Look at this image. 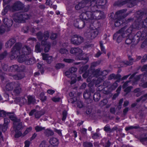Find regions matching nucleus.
<instances>
[{"mask_svg":"<svg viewBox=\"0 0 147 147\" xmlns=\"http://www.w3.org/2000/svg\"><path fill=\"white\" fill-rule=\"evenodd\" d=\"M106 0H91L90 2V7L88 8V10L84 11L80 16L81 20H88L90 22H93L95 21L104 17V13L102 11H98V8L106 4Z\"/></svg>","mask_w":147,"mask_h":147,"instance_id":"f257e3e1","label":"nucleus"},{"mask_svg":"<svg viewBox=\"0 0 147 147\" xmlns=\"http://www.w3.org/2000/svg\"><path fill=\"white\" fill-rule=\"evenodd\" d=\"M21 43H16L12 48L11 57L13 59L18 58V60L20 63L27 62L28 64H32L34 61L32 59H29L27 55L31 53L32 50L29 47L25 46L22 48Z\"/></svg>","mask_w":147,"mask_h":147,"instance_id":"f03ea898","label":"nucleus"},{"mask_svg":"<svg viewBox=\"0 0 147 147\" xmlns=\"http://www.w3.org/2000/svg\"><path fill=\"white\" fill-rule=\"evenodd\" d=\"M14 115H11L10 116L11 120L13 121V129L16 132L14 136L15 138H18L23 135L22 132L19 130L22 128V124L21 122H20V119L15 117ZM12 128L11 130H12Z\"/></svg>","mask_w":147,"mask_h":147,"instance_id":"7ed1b4c3","label":"nucleus"},{"mask_svg":"<svg viewBox=\"0 0 147 147\" xmlns=\"http://www.w3.org/2000/svg\"><path fill=\"white\" fill-rule=\"evenodd\" d=\"M140 22H137L136 23L137 25L135 26H133V25L127 28L126 26H125L123 27H125V29L123 32L125 34V36H129V37H132V34H131L132 31L135 28L139 29L142 27H147V18L144 20V21H141Z\"/></svg>","mask_w":147,"mask_h":147,"instance_id":"20e7f679","label":"nucleus"},{"mask_svg":"<svg viewBox=\"0 0 147 147\" xmlns=\"http://www.w3.org/2000/svg\"><path fill=\"white\" fill-rule=\"evenodd\" d=\"M10 9L13 12L22 11L24 12H26L28 11L29 7V6L25 7L23 3L20 1H17L11 6Z\"/></svg>","mask_w":147,"mask_h":147,"instance_id":"39448f33","label":"nucleus"},{"mask_svg":"<svg viewBox=\"0 0 147 147\" xmlns=\"http://www.w3.org/2000/svg\"><path fill=\"white\" fill-rule=\"evenodd\" d=\"M31 16L26 13H16L13 17L14 21L16 22L21 23L25 22L26 20L29 19Z\"/></svg>","mask_w":147,"mask_h":147,"instance_id":"423d86ee","label":"nucleus"},{"mask_svg":"<svg viewBox=\"0 0 147 147\" xmlns=\"http://www.w3.org/2000/svg\"><path fill=\"white\" fill-rule=\"evenodd\" d=\"M108 72L106 70L102 71H101L100 69H98L96 70L94 72L92 70L89 71L88 72H86L83 75L84 78H86L87 77H92L94 76L98 77L100 76H105L108 74Z\"/></svg>","mask_w":147,"mask_h":147,"instance_id":"0eeeda50","label":"nucleus"},{"mask_svg":"<svg viewBox=\"0 0 147 147\" xmlns=\"http://www.w3.org/2000/svg\"><path fill=\"white\" fill-rule=\"evenodd\" d=\"M126 11L125 10L123 9L118 11L116 12L115 16V18H116L115 23V26L118 27L123 23L124 18L123 13Z\"/></svg>","mask_w":147,"mask_h":147,"instance_id":"6e6552de","label":"nucleus"},{"mask_svg":"<svg viewBox=\"0 0 147 147\" xmlns=\"http://www.w3.org/2000/svg\"><path fill=\"white\" fill-rule=\"evenodd\" d=\"M128 38H127L125 41V43L127 44H129L132 42H134L136 41V42H138L140 39V38L142 37L141 39L144 38V36H145L143 35V34H142L141 32H139L137 33L133 37H129V36H128Z\"/></svg>","mask_w":147,"mask_h":147,"instance_id":"1a4fd4ad","label":"nucleus"},{"mask_svg":"<svg viewBox=\"0 0 147 147\" xmlns=\"http://www.w3.org/2000/svg\"><path fill=\"white\" fill-rule=\"evenodd\" d=\"M70 41L72 44L76 45H78L84 41V39L82 37L75 34L71 36Z\"/></svg>","mask_w":147,"mask_h":147,"instance_id":"9d476101","label":"nucleus"},{"mask_svg":"<svg viewBox=\"0 0 147 147\" xmlns=\"http://www.w3.org/2000/svg\"><path fill=\"white\" fill-rule=\"evenodd\" d=\"M82 50L78 47L72 48L70 50V52L71 54H76L77 55L76 57V59L80 60L84 59L82 57Z\"/></svg>","mask_w":147,"mask_h":147,"instance_id":"9b49d317","label":"nucleus"},{"mask_svg":"<svg viewBox=\"0 0 147 147\" xmlns=\"http://www.w3.org/2000/svg\"><path fill=\"white\" fill-rule=\"evenodd\" d=\"M91 1V0H84L83 2L80 3L76 6V9L79 10L82 8V11H86L88 6L90 5V2Z\"/></svg>","mask_w":147,"mask_h":147,"instance_id":"f8f14e48","label":"nucleus"},{"mask_svg":"<svg viewBox=\"0 0 147 147\" xmlns=\"http://www.w3.org/2000/svg\"><path fill=\"white\" fill-rule=\"evenodd\" d=\"M125 29V27H123L120 30L118 31L117 33H115L113 36V38L114 39H115L117 38V41L119 43L122 40L123 38L126 37L125 36V34L123 32L124 30Z\"/></svg>","mask_w":147,"mask_h":147,"instance_id":"ddd939ff","label":"nucleus"},{"mask_svg":"<svg viewBox=\"0 0 147 147\" xmlns=\"http://www.w3.org/2000/svg\"><path fill=\"white\" fill-rule=\"evenodd\" d=\"M36 35L39 40H42V41L43 40L45 41H46L49 37V33L48 31L45 32L43 34L41 32H39Z\"/></svg>","mask_w":147,"mask_h":147,"instance_id":"4468645a","label":"nucleus"},{"mask_svg":"<svg viewBox=\"0 0 147 147\" xmlns=\"http://www.w3.org/2000/svg\"><path fill=\"white\" fill-rule=\"evenodd\" d=\"M14 89L13 91V94L15 96L18 95L21 92L22 89L20 84L18 82H16Z\"/></svg>","mask_w":147,"mask_h":147,"instance_id":"2eb2a0df","label":"nucleus"},{"mask_svg":"<svg viewBox=\"0 0 147 147\" xmlns=\"http://www.w3.org/2000/svg\"><path fill=\"white\" fill-rule=\"evenodd\" d=\"M10 120L7 118L4 119V123L3 125H0V129L3 132H5L8 127V124L10 122Z\"/></svg>","mask_w":147,"mask_h":147,"instance_id":"dca6fc26","label":"nucleus"},{"mask_svg":"<svg viewBox=\"0 0 147 147\" xmlns=\"http://www.w3.org/2000/svg\"><path fill=\"white\" fill-rule=\"evenodd\" d=\"M89 34L90 35V38L91 39L94 38L97 35L98 31L97 29L94 27L93 28L91 26L90 27Z\"/></svg>","mask_w":147,"mask_h":147,"instance_id":"f3484780","label":"nucleus"},{"mask_svg":"<svg viewBox=\"0 0 147 147\" xmlns=\"http://www.w3.org/2000/svg\"><path fill=\"white\" fill-rule=\"evenodd\" d=\"M74 25L75 27L79 29H82L83 28L85 25V22L84 20H80L78 22H75Z\"/></svg>","mask_w":147,"mask_h":147,"instance_id":"a211bd4d","label":"nucleus"},{"mask_svg":"<svg viewBox=\"0 0 147 147\" xmlns=\"http://www.w3.org/2000/svg\"><path fill=\"white\" fill-rule=\"evenodd\" d=\"M16 82H12L7 83L5 86V91H9L12 90L16 85Z\"/></svg>","mask_w":147,"mask_h":147,"instance_id":"6ab92c4d","label":"nucleus"},{"mask_svg":"<svg viewBox=\"0 0 147 147\" xmlns=\"http://www.w3.org/2000/svg\"><path fill=\"white\" fill-rule=\"evenodd\" d=\"M41 54L43 60H46L48 63H50L51 62L52 60V57L51 56L44 53H42Z\"/></svg>","mask_w":147,"mask_h":147,"instance_id":"aec40b11","label":"nucleus"},{"mask_svg":"<svg viewBox=\"0 0 147 147\" xmlns=\"http://www.w3.org/2000/svg\"><path fill=\"white\" fill-rule=\"evenodd\" d=\"M3 22L5 24V26L9 29L13 24L12 21L11 20L8 19L7 18H4L3 19Z\"/></svg>","mask_w":147,"mask_h":147,"instance_id":"412c9836","label":"nucleus"},{"mask_svg":"<svg viewBox=\"0 0 147 147\" xmlns=\"http://www.w3.org/2000/svg\"><path fill=\"white\" fill-rule=\"evenodd\" d=\"M41 45L45 46V51L47 52L49 51L50 47V43L49 42H47L43 40L41 42Z\"/></svg>","mask_w":147,"mask_h":147,"instance_id":"4be33fe9","label":"nucleus"},{"mask_svg":"<svg viewBox=\"0 0 147 147\" xmlns=\"http://www.w3.org/2000/svg\"><path fill=\"white\" fill-rule=\"evenodd\" d=\"M0 115L1 117H4L5 116H7L11 120L10 116L11 115H14L13 117H17L16 115L13 113H6L5 111L3 110L0 111Z\"/></svg>","mask_w":147,"mask_h":147,"instance_id":"5701e85b","label":"nucleus"},{"mask_svg":"<svg viewBox=\"0 0 147 147\" xmlns=\"http://www.w3.org/2000/svg\"><path fill=\"white\" fill-rule=\"evenodd\" d=\"M16 42L14 38H11L8 41L5 43V46L6 48H10Z\"/></svg>","mask_w":147,"mask_h":147,"instance_id":"b1692460","label":"nucleus"},{"mask_svg":"<svg viewBox=\"0 0 147 147\" xmlns=\"http://www.w3.org/2000/svg\"><path fill=\"white\" fill-rule=\"evenodd\" d=\"M134 1L133 0H126L122 3V5L127 4V6L129 7H131L134 6L133 3Z\"/></svg>","mask_w":147,"mask_h":147,"instance_id":"393cba45","label":"nucleus"},{"mask_svg":"<svg viewBox=\"0 0 147 147\" xmlns=\"http://www.w3.org/2000/svg\"><path fill=\"white\" fill-rule=\"evenodd\" d=\"M51 144L53 146H57L59 143V141L58 139L55 138H51L49 141Z\"/></svg>","mask_w":147,"mask_h":147,"instance_id":"a878e982","label":"nucleus"},{"mask_svg":"<svg viewBox=\"0 0 147 147\" xmlns=\"http://www.w3.org/2000/svg\"><path fill=\"white\" fill-rule=\"evenodd\" d=\"M16 100L18 102H20V105H24L27 102L26 99L23 97L17 98Z\"/></svg>","mask_w":147,"mask_h":147,"instance_id":"bb28decb","label":"nucleus"},{"mask_svg":"<svg viewBox=\"0 0 147 147\" xmlns=\"http://www.w3.org/2000/svg\"><path fill=\"white\" fill-rule=\"evenodd\" d=\"M45 112L42 111H37L34 114V115L36 118L39 119L40 117L44 115Z\"/></svg>","mask_w":147,"mask_h":147,"instance_id":"cd10ccee","label":"nucleus"},{"mask_svg":"<svg viewBox=\"0 0 147 147\" xmlns=\"http://www.w3.org/2000/svg\"><path fill=\"white\" fill-rule=\"evenodd\" d=\"M42 49L40 48V44L39 42H37L35 46V51L37 53L40 52Z\"/></svg>","mask_w":147,"mask_h":147,"instance_id":"c85d7f7f","label":"nucleus"},{"mask_svg":"<svg viewBox=\"0 0 147 147\" xmlns=\"http://www.w3.org/2000/svg\"><path fill=\"white\" fill-rule=\"evenodd\" d=\"M9 29L4 25L1 26L0 27V33H4L5 31H9Z\"/></svg>","mask_w":147,"mask_h":147,"instance_id":"c756f323","label":"nucleus"},{"mask_svg":"<svg viewBox=\"0 0 147 147\" xmlns=\"http://www.w3.org/2000/svg\"><path fill=\"white\" fill-rule=\"evenodd\" d=\"M28 104L33 102L35 101V99L33 96H28L27 97Z\"/></svg>","mask_w":147,"mask_h":147,"instance_id":"7c9ffc66","label":"nucleus"},{"mask_svg":"<svg viewBox=\"0 0 147 147\" xmlns=\"http://www.w3.org/2000/svg\"><path fill=\"white\" fill-rule=\"evenodd\" d=\"M146 99H147V94L142 96L140 98L138 99L136 101L137 102H138L140 101L144 102L145 101Z\"/></svg>","mask_w":147,"mask_h":147,"instance_id":"2f4dec72","label":"nucleus"},{"mask_svg":"<svg viewBox=\"0 0 147 147\" xmlns=\"http://www.w3.org/2000/svg\"><path fill=\"white\" fill-rule=\"evenodd\" d=\"M100 94L99 93H95L94 95V99L95 101H98L100 100Z\"/></svg>","mask_w":147,"mask_h":147,"instance_id":"473e14b6","label":"nucleus"},{"mask_svg":"<svg viewBox=\"0 0 147 147\" xmlns=\"http://www.w3.org/2000/svg\"><path fill=\"white\" fill-rule=\"evenodd\" d=\"M19 67L17 65H14L10 67L9 70L11 71H14L18 70Z\"/></svg>","mask_w":147,"mask_h":147,"instance_id":"72a5a7b5","label":"nucleus"},{"mask_svg":"<svg viewBox=\"0 0 147 147\" xmlns=\"http://www.w3.org/2000/svg\"><path fill=\"white\" fill-rule=\"evenodd\" d=\"M83 96L85 99H88L90 97V92H88L87 90H86L84 93Z\"/></svg>","mask_w":147,"mask_h":147,"instance_id":"f704fd0d","label":"nucleus"},{"mask_svg":"<svg viewBox=\"0 0 147 147\" xmlns=\"http://www.w3.org/2000/svg\"><path fill=\"white\" fill-rule=\"evenodd\" d=\"M129 61H127L125 62V63L127 65H132L133 62L135 61H133V59L130 57H129Z\"/></svg>","mask_w":147,"mask_h":147,"instance_id":"c9c22d12","label":"nucleus"},{"mask_svg":"<svg viewBox=\"0 0 147 147\" xmlns=\"http://www.w3.org/2000/svg\"><path fill=\"white\" fill-rule=\"evenodd\" d=\"M34 128L36 132L40 131L45 129V127H42L39 125L35 126Z\"/></svg>","mask_w":147,"mask_h":147,"instance_id":"e433bc0d","label":"nucleus"},{"mask_svg":"<svg viewBox=\"0 0 147 147\" xmlns=\"http://www.w3.org/2000/svg\"><path fill=\"white\" fill-rule=\"evenodd\" d=\"M45 134L48 136H52L53 135V131L49 129H46L45 131Z\"/></svg>","mask_w":147,"mask_h":147,"instance_id":"4c0bfd02","label":"nucleus"},{"mask_svg":"<svg viewBox=\"0 0 147 147\" xmlns=\"http://www.w3.org/2000/svg\"><path fill=\"white\" fill-rule=\"evenodd\" d=\"M65 66V65L63 63H58L55 65V67L57 69H59L64 68Z\"/></svg>","mask_w":147,"mask_h":147,"instance_id":"58836bf2","label":"nucleus"},{"mask_svg":"<svg viewBox=\"0 0 147 147\" xmlns=\"http://www.w3.org/2000/svg\"><path fill=\"white\" fill-rule=\"evenodd\" d=\"M77 104L78 107L79 108H82L84 107V104L83 102L80 100H79L77 101Z\"/></svg>","mask_w":147,"mask_h":147,"instance_id":"ea45409f","label":"nucleus"},{"mask_svg":"<svg viewBox=\"0 0 147 147\" xmlns=\"http://www.w3.org/2000/svg\"><path fill=\"white\" fill-rule=\"evenodd\" d=\"M138 126H131L126 127L125 128V130L126 131H128L133 129H137L138 128Z\"/></svg>","mask_w":147,"mask_h":147,"instance_id":"a19ab883","label":"nucleus"},{"mask_svg":"<svg viewBox=\"0 0 147 147\" xmlns=\"http://www.w3.org/2000/svg\"><path fill=\"white\" fill-rule=\"evenodd\" d=\"M32 128L31 127L27 128L26 130L23 134V136H24L26 134H27L28 133H29L32 130Z\"/></svg>","mask_w":147,"mask_h":147,"instance_id":"79ce46f5","label":"nucleus"},{"mask_svg":"<svg viewBox=\"0 0 147 147\" xmlns=\"http://www.w3.org/2000/svg\"><path fill=\"white\" fill-rule=\"evenodd\" d=\"M107 102V99H104L100 102L99 104L100 106L102 107L106 105Z\"/></svg>","mask_w":147,"mask_h":147,"instance_id":"37998d69","label":"nucleus"},{"mask_svg":"<svg viewBox=\"0 0 147 147\" xmlns=\"http://www.w3.org/2000/svg\"><path fill=\"white\" fill-rule=\"evenodd\" d=\"M83 145L84 147H92L93 146L92 144L89 142H84Z\"/></svg>","mask_w":147,"mask_h":147,"instance_id":"c03bdc74","label":"nucleus"},{"mask_svg":"<svg viewBox=\"0 0 147 147\" xmlns=\"http://www.w3.org/2000/svg\"><path fill=\"white\" fill-rule=\"evenodd\" d=\"M7 55L6 51H5L3 53L0 54V59L2 60L5 58Z\"/></svg>","mask_w":147,"mask_h":147,"instance_id":"a18cd8bd","label":"nucleus"},{"mask_svg":"<svg viewBox=\"0 0 147 147\" xmlns=\"http://www.w3.org/2000/svg\"><path fill=\"white\" fill-rule=\"evenodd\" d=\"M74 61V59H63L64 62L69 63H72Z\"/></svg>","mask_w":147,"mask_h":147,"instance_id":"49530a36","label":"nucleus"},{"mask_svg":"<svg viewBox=\"0 0 147 147\" xmlns=\"http://www.w3.org/2000/svg\"><path fill=\"white\" fill-rule=\"evenodd\" d=\"M59 51L62 54H67L68 53V51L67 49L64 48L61 49Z\"/></svg>","mask_w":147,"mask_h":147,"instance_id":"de8ad7c7","label":"nucleus"},{"mask_svg":"<svg viewBox=\"0 0 147 147\" xmlns=\"http://www.w3.org/2000/svg\"><path fill=\"white\" fill-rule=\"evenodd\" d=\"M39 147H49V146L45 141H43L40 144Z\"/></svg>","mask_w":147,"mask_h":147,"instance_id":"09e8293b","label":"nucleus"},{"mask_svg":"<svg viewBox=\"0 0 147 147\" xmlns=\"http://www.w3.org/2000/svg\"><path fill=\"white\" fill-rule=\"evenodd\" d=\"M40 99L42 101L45 100L47 99L46 97L44 96L43 93H41L40 94Z\"/></svg>","mask_w":147,"mask_h":147,"instance_id":"8fccbe9b","label":"nucleus"},{"mask_svg":"<svg viewBox=\"0 0 147 147\" xmlns=\"http://www.w3.org/2000/svg\"><path fill=\"white\" fill-rule=\"evenodd\" d=\"M77 68L74 67H72L69 68V71L71 72V73L72 74L76 72L77 71Z\"/></svg>","mask_w":147,"mask_h":147,"instance_id":"3c124183","label":"nucleus"},{"mask_svg":"<svg viewBox=\"0 0 147 147\" xmlns=\"http://www.w3.org/2000/svg\"><path fill=\"white\" fill-rule=\"evenodd\" d=\"M145 76L144 75H140L139 76H137L135 78V79L136 81H138L140 78H143L144 77H145Z\"/></svg>","mask_w":147,"mask_h":147,"instance_id":"603ef678","label":"nucleus"},{"mask_svg":"<svg viewBox=\"0 0 147 147\" xmlns=\"http://www.w3.org/2000/svg\"><path fill=\"white\" fill-rule=\"evenodd\" d=\"M121 86H119L117 90L116 91L118 94H115L113 97V98H115L117 96L118 94L119 93L120 91L121 90Z\"/></svg>","mask_w":147,"mask_h":147,"instance_id":"864d4df0","label":"nucleus"},{"mask_svg":"<svg viewBox=\"0 0 147 147\" xmlns=\"http://www.w3.org/2000/svg\"><path fill=\"white\" fill-rule=\"evenodd\" d=\"M72 74L71 72L69 71V70L66 71L65 73V75L68 78L71 77Z\"/></svg>","mask_w":147,"mask_h":147,"instance_id":"5fc2aeb1","label":"nucleus"},{"mask_svg":"<svg viewBox=\"0 0 147 147\" xmlns=\"http://www.w3.org/2000/svg\"><path fill=\"white\" fill-rule=\"evenodd\" d=\"M67 115V112L65 111H64L63 113V117L62 120L64 121L66 119Z\"/></svg>","mask_w":147,"mask_h":147,"instance_id":"6e6d98bb","label":"nucleus"},{"mask_svg":"<svg viewBox=\"0 0 147 147\" xmlns=\"http://www.w3.org/2000/svg\"><path fill=\"white\" fill-rule=\"evenodd\" d=\"M57 37V34L55 33H52L51 34V35L50 36V38L52 40H54L56 39Z\"/></svg>","mask_w":147,"mask_h":147,"instance_id":"4d7b16f0","label":"nucleus"},{"mask_svg":"<svg viewBox=\"0 0 147 147\" xmlns=\"http://www.w3.org/2000/svg\"><path fill=\"white\" fill-rule=\"evenodd\" d=\"M80 132L83 134L85 135L86 134L87 129L84 128L80 129Z\"/></svg>","mask_w":147,"mask_h":147,"instance_id":"13d9d810","label":"nucleus"},{"mask_svg":"<svg viewBox=\"0 0 147 147\" xmlns=\"http://www.w3.org/2000/svg\"><path fill=\"white\" fill-rule=\"evenodd\" d=\"M132 88V87L131 86H128L124 90V91L127 93L129 92Z\"/></svg>","mask_w":147,"mask_h":147,"instance_id":"bf43d9fd","label":"nucleus"},{"mask_svg":"<svg viewBox=\"0 0 147 147\" xmlns=\"http://www.w3.org/2000/svg\"><path fill=\"white\" fill-rule=\"evenodd\" d=\"M100 134L98 133H94L92 136V138L94 139H96L100 137Z\"/></svg>","mask_w":147,"mask_h":147,"instance_id":"052dcab7","label":"nucleus"},{"mask_svg":"<svg viewBox=\"0 0 147 147\" xmlns=\"http://www.w3.org/2000/svg\"><path fill=\"white\" fill-rule=\"evenodd\" d=\"M100 48H101V51H103V53H105L106 52H105V48H104V47L102 45V43L101 42H100Z\"/></svg>","mask_w":147,"mask_h":147,"instance_id":"680f3d73","label":"nucleus"},{"mask_svg":"<svg viewBox=\"0 0 147 147\" xmlns=\"http://www.w3.org/2000/svg\"><path fill=\"white\" fill-rule=\"evenodd\" d=\"M104 130L106 132L111 131V129L108 126L106 125L104 127Z\"/></svg>","mask_w":147,"mask_h":147,"instance_id":"e2e57ef3","label":"nucleus"},{"mask_svg":"<svg viewBox=\"0 0 147 147\" xmlns=\"http://www.w3.org/2000/svg\"><path fill=\"white\" fill-rule=\"evenodd\" d=\"M30 142L28 140H26L24 142V147H29L30 144Z\"/></svg>","mask_w":147,"mask_h":147,"instance_id":"0e129e2a","label":"nucleus"},{"mask_svg":"<svg viewBox=\"0 0 147 147\" xmlns=\"http://www.w3.org/2000/svg\"><path fill=\"white\" fill-rule=\"evenodd\" d=\"M117 82H119V80H117L114 83L113 85H112V87L113 89H115L118 86V84L117 83Z\"/></svg>","mask_w":147,"mask_h":147,"instance_id":"69168bd1","label":"nucleus"},{"mask_svg":"<svg viewBox=\"0 0 147 147\" xmlns=\"http://www.w3.org/2000/svg\"><path fill=\"white\" fill-rule=\"evenodd\" d=\"M147 60V54L145 55L143 57L141 62H144Z\"/></svg>","mask_w":147,"mask_h":147,"instance_id":"338daca9","label":"nucleus"},{"mask_svg":"<svg viewBox=\"0 0 147 147\" xmlns=\"http://www.w3.org/2000/svg\"><path fill=\"white\" fill-rule=\"evenodd\" d=\"M18 79L20 80L23 78L24 76L23 74H18Z\"/></svg>","mask_w":147,"mask_h":147,"instance_id":"774afa93","label":"nucleus"}]
</instances>
